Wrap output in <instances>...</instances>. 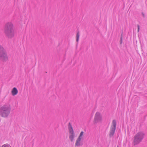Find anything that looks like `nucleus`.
Here are the masks:
<instances>
[{
    "label": "nucleus",
    "instance_id": "nucleus-9",
    "mask_svg": "<svg viewBox=\"0 0 147 147\" xmlns=\"http://www.w3.org/2000/svg\"><path fill=\"white\" fill-rule=\"evenodd\" d=\"M81 140V139L78 138L76 142L75 145L76 146H79L80 145V141Z\"/></svg>",
    "mask_w": 147,
    "mask_h": 147
},
{
    "label": "nucleus",
    "instance_id": "nucleus-4",
    "mask_svg": "<svg viewBox=\"0 0 147 147\" xmlns=\"http://www.w3.org/2000/svg\"><path fill=\"white\" fill-rule=\"evenodd\" d=\"M0 60L5 62L8 60V57L5 50L0 45Z\"/></svg>",
    "mask_w": 147,
    "mask_h": 147
},
{
    "label": "nucleus",
    "instance_id": "nucleus-10",
    "mask_svg": "<svg viewBox=\"0 0 147 147\" xmlns=\"http://www.w3.org/2000/svg\"><path fill=\"white\" fill-rule=\"evenodd\" d=\"M80 37V34L79 32H78L77 34L76 35V41L77 42H78L79 41V38Z\"/></svg>",
    "mask_w": 147,
    "mask_h": 147
},
{
    "label": "nucleus",
    "instance_id": "nucleus-15",
    "mask_svg": "<svg viewBox=\"0 0 147 147\" xmlns=\"http://www.w3.org/2000/svg\"><path fill=\"white\" fill-rule=\"evenodd\" d=\"M117 147H118V146Z\"/></svg>",
    "mask_w": 147,
    "mask_h": 147
},
{
    "label": "nucleus",
    "instance_id": "nucleus-2",
    "mask_svg": "<svg viewBox=\"0 0 147 147\" xmlns=\"http://www.w3.org/2000/svg\"><path fill=\"white\" fill-rule=\"evenodd\" d=\"M11 110L10 105L5 103L0 107V116L3 118H6L10 114Z\"/></svg>",
    "mask_w": 147,
    "mask_h": 147
},
{
    "label": "nucleus",
    "instance_id": "nucleus-7",
    "mask_svg": "<svg viewBox=\"0 0 147 147\" xmlns=\"http://www.w3.org/2000/svg\"><path fill=\"white\" fill-rule=\"evenodd\" d=\"M102 120V116L101 113L99 112L96 113L94 119V122L96 123L101 122Z\"/></svg>",
    "mask_w": 147,
    "mask_h": 147
},
{
    "label": "nucleus",
    "instance_id": "nucleus-6",
    "mask_svg": "<svg viewBox=\"0 0 147 147\" xmlns=\"http://www.w3.org/2000/svg\"><path fill=\"white\" fill-rule=\"evenodd\" d=\"M116 122L115 120H113L112 122L110 128V136H112L114 134L116 129Z\"/></svg>",
    "mask_w": 147,
    "mask_h": 147
},
{
    "label": "nucleus",
    "instance_id": "nucleus-1",
    "mask_svg": "<svg viewBox=\"0 0 147 147\" xmlns=\"http://www.w3.org/2000/svg\"><path fill=\"white\" fill-rule=\"evenodd\" d=\"M4 33L7 38L11 39L15 35V31L13 24L11 22L6 23L4 27Z\"/></svg>",
    "mask_w": 147,
    "mask_h": 147
},
{
    "label": "nucleus",
    "instance_id": "nucleus-8",
    "mask_svg": "<svg viewBox=\"0 0 147 147\" xmlns=\"http://www.w3.org/2000/svg\"><path fill=\"white\" fill-rule=\"evenodd\" d=\"M18 91L16 87L13 88L11 91V93L12 94V95L14 96L17 94L18 93Z\"/></svg>",
    "mask_w": 147,
    "mask_h": 147
},
{
    "label": "nucleus",
    "instance_id": "nucleus-5",
    "mask_svg": "<svg viewBox=\"0 0 147 147\" xmlns=\"http://www.w3.org/2000/svg\"><path fill=\"white\" fill-rule=\"evenodd\" d=\"M69 132V139L71 142H73L74 140L75 134L73 128L71 124L69 123L68 126Z\"/></svg>",
    "mask_w": 147,
    "mask_h": 147
},
{
    "label": "nucleus",
    "instance_id": "nucleus-12",
    "mask_svg": "<svg viewBox=\"0 0 147 147\" xmlns=\"http://www.w3.org/2000/svg\"><path fill=\"white\" fill-rule=\"evenodd\" d=\"M7 145L6 144H5L2 146L1 147H7Z\"/></svg>",
    "mask_w": 147,
    "mask_h": 147
},
{
    "label": "nucleus",
    "instance_id": "nucleus-11",
    "mask_svg": "<svg viewBox=\"0 0 147 147\" xmlns=\"http://www.w3.org/2000/svg\"><path fill=\"white\" fill-rule=\"evenodd\" d=\"M84 134V132L83 131H81L80 134L79 136L78 137V138H80L81 139H82V137L83 136Z\"/></svg>",
    "mask_w": 147,
    "mask_h": 147
},
{
    "label": "nucleus",
    "instance_id": "nucleus-13",
    "mask_svg": "<svg viewBox=\"0 0 147 147\" xmlns=\"http://www.w3.org/2000/svg\"><path fill=\"white\" fill-rule=\"evenodd\" d=\"M137 27H138V32H139V30H140V26H139V25H137Z\"/></svg>",
    "mask_w": 147,
    "mask_h": 147
},
{
    "label": "nucleus",
    "instance_id": "nucleus-3",
    "mask_svg": "<svg viewBox=\"0 0 147 147\" xmlns=\"http://www.w3.org/2000/svg\"><path fill=\"white\" fill-rule=\"evenodd\" d=\"M144 133L142 131L137 133L134 137V145H136L140 143L144 138Z\"/></svg>",
    "mask_w": 147,
    "mask_h": 147
},
{
    "label": "nucleus",
    "instance_id": "nucleus-14",
    "mask_svg": "<svg viewBox=\"0 0 147 147\" xmlns=\"http://www.w3.org/2000/svg\"><path fill=\"white\" fill-rule=\"evenodd\" d=\"M122 40V38H121V40Z\"/></svg>",
    "mask_w": 147,
    "mask_h": 147
}]
</instances>
